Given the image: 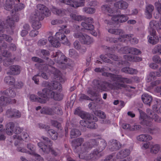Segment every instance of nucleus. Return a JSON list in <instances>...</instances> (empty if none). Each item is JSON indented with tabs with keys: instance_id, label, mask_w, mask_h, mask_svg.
Segmentation results:
<instances>
[{
	"instance_id": "13d9d810",
	"label": "nucleus",
	"mask_w": 161,
	"mask_h": 161,
	"mask_svg": "<svg viewBox=\"0 0 161 161\" xmlns=\"http://www.w3.org/2000/svg\"><path fill=\"white\" fill-rule=\"evenodd\" d=\"M54 110V114H62V111L60 107L59 106H55L53 107Z\"/></svg>"
},
{
	"instance_id": "6ab92c4d",
	"label": "nucleus",
	"mask_w": 161,
	"mask_h": 161,
	"mask_svg": "<svg viewBox=\"0 0 161 161\" xmlns=\"http://www.w3.org/2000/svg\"><path fill=\"white\" fill-rule=\"evenodd\" d=\"M107 143L103 139L101 140L99 143V149L94 150L92 153L90 154V156H91L92 157L91 159H94L96 158L98 154L104 149Z\"/></svg>"
},
{
	"instance_id": "37998d69",
	"label": "nucleus",
	"mask_w": 161,
	"mask_h": 161,
	"mask_svg": "<svg viewBox=\"0 0 161 161\" xmlns=\"http://www.w3.org/2000/svg\"><path fill=\"white\" fill-rule=\"evenodd\" d=\"M127 35L130 36V37H129V38H125L123 40V41H121V42H124L126 40H129L130 41L131 43L132 44H137L138 43V40L135 38L133 37V35L132 34H127Z\"/></svg>"
},
{
	"instance_id": "5701e85b",
	"label": "nucleus",
	"mask_w": 161,
	"mask_h": 161,
	"mask_svg": "<svg viewBox=\"0 0 161 161\" xmlns=\"http://www.w3.org/2000/svg\"><path fill=\"white\" fill-rule=\"evenodd\" d=\"M6 115L8 118H19L21 116L20 113L17 110L10 108L7 110Z\"/></svg>"
},
{
	"instance_id": "4468645a",
	"label": "nucleus",
	"mask_w": 161,
	"mask_h": 161,
	"mask_svg": "<svg viewBox=\"0 0 161 161\" xmlns=\"http://www.w3.org/2000/svg\"><path fill=\"white\" fill-rule=\"evenodd\" d=\"M15 15H13L11 18L8 17L4 25L6 28H8L9 31H12L14 27V22H17L19 20L18 16L15 13Z\"/></svg>"
},
{
	"instance_id": "864d4df0",
	"label": "nucleus",
	"mask_w": 161,
	"mask_h": 161,
	"mask_svg": "<svg viewBox=\"0 0 161 161\" xmlns=\"http://www.w3.org/2000/svg\"><path fill=\"white\" fill-rule=\"evenodd\" d=\"M152 125L153 123H152V125L151 127L146 126V127L148 128L149 132L152 134H154L158 132L159 130V128L156 127H153Z\"/></svg>"
},
{
	"instance_id": "cd10ccee",
	"label": "nucleus",
	"mask_w": 161,
	"mask_h": 161,
	"mask_svg": "<svg viewBox=\"0 0 161 161\" xmlns=\"http://www.w3.org/2000/svg\"><path fill=\"white\" fill-rule=\"evenodd\" d=\"M35 17V15H33L31 18V22L32 23V27L35 30L39 29L41 26V24L39 22V21L42 19H38Z\"/></svg>"
},
{
	"instance_id": "dca6fc26",
	"label": "nucleus",
	"mask_w": 161,
	"mask_h": 161,
	"mask_svg": "<svg viewBox=\"0 0 161 161\" xmlns=\"http://www.w3.org/2000/svg\"><path fill=\"white\" fill-rule=\"evenodd\" d=\"M47 90L45 95L47 96L46 101L48 98H53L54 100L60 101L63 98V96L59 93L57 92H53L47 88H44Z\"/></svg>"
},
{
	"instance_id": "4c0bfd02",
	"label": "nucleus",
	"mask_w": 161,
	"mask_h": 161,
	"mask_svg": "<svg viewBox=\"0 0 161 161\" xmlns=\"http://www.w3.org/2000/svg\"><path fill=\"white\" fill-rule=\"evenodd\" d=\"M49 87L51 89L60 90L62 89L61 85L58 81H53L51 82Z\"/></svg>"
},
{
	"instance_id": "412c9836",
	"label": "nucleus",
	"mask_w": 161,
	"mask_h": 161,
	"mask_svg": "<svg viewBox=\"0 0 161 161\" xmlns=\"http://www.w3.org/2000/svg\"><path fill=\"white\" fill-rule=\"evenodd\" d=\"M55 38L64 44L69 45L70 44L67 37L63 33L62 30H59V31L56 33Z\"/></svg>"
},
{
	"instance_id": "1a4fd4ad",
	"label": "nucleus",
	"mask_w": 161,
	"mask_h": 161,
	"mask_svg": "<svg viewBox=\"0 0 161 161\" xmlns=\"http://www.w3.org/2000/svg\"><path fill=\"white\" fill-rule=\"evenodd\" d=\"M36 7L38 10L34 15L35 18L38 17V19H43L45 16H48L50 15V11L45 5L39 4Z\"/></svg>"
},
{
	"instance_id": "423d86ee",
	"label": "nucleus",
	"mask_w": 161,
	"mask_h": 161,
	"mask_svg": "<svg viewBox=\"0 0 161 161\" xmlns=\"http://www.w3.org/2000/svg\"><path fill=\"white\" fill-rule=\"evenodd\" d=\"M126 86L123 84L115 82L113 84L106 81L100 82L98 85V88L102 91H107L110 90H119Z\"/></svg>"
},
{
	"instance_id": "603ef678",
	"label": "nucleus",
	"mask_w": 161,
	"mask_h": 161,
	"mask_svg": "<svg viewBox=\"0 0 161 161\" xmlns=\"http://www.w3.org/2000/svg\"><path fill=\"white\" fill-rule=\"evenodd\" d=\"M48 132L52 139L56 140L58 137L57 133L56 131L53 129L48 130Z\"/></svg>"
},
{
	"instance_id": "f704fd0d",
	"label": "nucleus",
	"mask_w": 161,
	"mask_h": 161,
	"mask_svg": "<svg viewBox=\"0 0 161 161\" xmlns=\"http://www.w3.org/2000/svg\"><path fill=\"white\" fill-rule=\"evenodd\" d=\"M114 7L120 9H125L128 7V4L125 2L123 0L120 1L114 4Z\"/></svg>"
},
{
	"instance_id": "bf43d9fd",
	"label": "nucleus",
	"mask_w": 161,
	"mask_h": 161,
	"mask_svg": "<svg viewBox=\"0 0 161 161\" xmlns=\"http://www.w3.org/2000/svg\"><path fill=\"white\" fill-rule=\"evenodd\" d=\"M141 53V51L139 49L133 47H130L129 53L134 55H138L140 54Z\"/></svg>"
},
{
	"instance_id": "c756f323",
	"label": "nucleus",
	"mask_w": 161,
	"mask_h": 161,
	"mask_svg": "<svg viewBox=\"0 0 161 161\" xmlns=\"http://www.w3.org/2000/svg\"><path fill=\"white\" fill-rule=\"evenodd\" d=\"M14 124L13 122H9L6 126V132L8 135H11L14 133Z\"/></svg>"
},
{
	"instance_id": "4be33fe9",
	"label": "nucleus",
	"mask_w": 161,
	"mask_h": 161,
	"mask_svg": "<svg viewBox=\"0 0 161 161\" xmlns=\"http://www.w3.org/2000/svg\"><path fill=\"white\" fill-rule=\"evenodd\" d=\"M93 22V19L92 18H88L86 19L85 22H82L81 24L83 28L87 30H92L94 28V26L91 24Z\"/></svg>"
},
{
	"instance_id": "49530a36",
	"label": "nucleus",
	"mask_w": 161,
	"mask_h": 161,
	"mask_svg": "<svg viewBox=\"0 0 161 161\" xmlns=\"http://www.w3.org/2000/svg\"><path fill=\"white\" fill-rule=\"evenodd\" d=\"M4 81L8 84L13 85L15 82L14 78L11 76H8L5 77Z\"/></svg>"
},
{
	"instance_id": "72a5a7b5",
	"label": "nucleus",
	"mask_w": 161,
	"mask_h": 161,
	"mask_svg": "<svg viewBox=\"0 0 161 161\" xmlns=\"http://www.w3.org/2000/svg\"><path fill=\"white\" fill-rule=\"evenodd\" d=\"M20 71V67L17 65H13L10 67V71L8 74L17 75L19 74Z\"/></svg>"
},
{
	"instance_id": "3c124183",
	"label": "nucleus",
	"mask_w": 161,
	"mask_h": 161,
	"mask_svg": "<svg viewBox=\"0 0 161 161\" xmlns=\"http://www.w3.org/2000/svg\"><path fill=\"white\" fill-rule=\"evenodd\" d=\"M160 146L157 144L153 145L150 148V152L154 154L157 153L159 150Z\"/></svg>"
},
{
	"instance_id": "79ce46f5",
	"label": "nucleus",
	"mask_w": 161,
	"mask_h": 161,
	"mask_svg": "<svg viewBox=\"0 0 161 161\" xmlns=\"http://www.w3.org/2000/svg\"><path fill=\"white\" fill-rule=\"evenodd\" d=\"M160 76V74L158 72H151L147 76V81L149 82L153 79H154L156 77H159Z\"/></svg>"
},
{
	"instance_id": "58836bf2",
	"label": "nucleus",
	"mask_w": 161,
	"mask_h": 161,
	"mask_svg": "<svg viewBox=\"0 0 161 161\" xmlns=\"http://www.w3.org/2000/svg\"><path fill=\"white\" fill-rule=\"evenodd\" d=\"M137 139L138 140L144 142L147 140H151L152 139L151 136L147 134H141L137 137Z\"/></svg>"
},
{
	"instance_id": "f03ea898",
	"label": "nucleus",
	"mask_w": 161,
	"mask_h": 161,
	"mask_svg": "<svg viewBox=\"0 0 161 161\" xmlns=\"http://www.w3.org/2000/svg\"><path fill=\"white\" fill-rule=\"evenodd\" d=\"M39 68L40 70H42V71H43L40 75L44 79H48V75L44 73V72H46L49 74L50 73H53L56 77L55 79H56L57 80L59 81L60 82L63 83L65 81V79L62 77L60 71L52 66L51 65H47L44 64H40Z\"/></svg>"
},
{
	"instance_id": "c03bdc74",
	"label": "nucleus",
	"mask_w": 161,
	"mask_h": 161,
	"mask_svg": "<svg viewBox=\"0 0 161 161\" xmlns=\"http://www.w3.org/2000/svg\"><path fill=\"white\" fill-rule=\"evenodd\" d=\"M70 17L72 20L77 21H81L85 18L84 16L77 15L74 13L70 14Z\"/></svg>"
},
{
	"instance_id": "774afa93",
	"label": "nucleus",
	"mask_w": 161,
	"mask_h": 161,
	"mask_svg": "<svg viewBox=\"0 0 161 161\" xmlns=\"http://www.w3.org/2000/svg\"><path fill=\"white\" fill-rule=\"evenodd\" d=\"M47 42V39L42 38L39 40L38 42V45L39 46H43L46 44Z\"/></svg>"
},
{
	"instance_id": "4d7b16f0",
	"label": "nucleus",
	"mask_w": 161,
	"mask_h": 161,
	"mask_svg": "<svg viewBox=\"0 0 161 161\" xmlns=\"http://www.w3.org/2000/svg\"><path fill=\"white\" fill-rule=\"evenodd\" d=\"M94 114L95 115L102 119H104L106 118V115L105 113L100 110L96 111Z\"/></svg>"
},
{
	"instance_id": "ddd939ff",
	"label": "nucleus",
	"mask_w": 161,
	"mask_h": 161,
	"mask_svg": "<svg viewBox=\"0 0 161 161\" xmlns=\"http://www.w3.org/2000/svg\"><path fill=\"white\" fill-rule=\"evenodd\" d=\"M58 3H62L68 5L70 7L76 8L84 6L85 5L84 0H56Z\"/></svg>"
},
{
	"instance_id": "9b49d317",
	"label": "nucleus",
	"mask_w": 161,
	"mask_h": 161,
	"mask_svg": "<svg viewBox=\"0 0 161 161\" xmlns=\"http://www.w3.org/2000/svg\"><path fill=\"white\" fill-rule=\"evenodd\" d=\"M47 90L44 88L42 91L38 92L37 94L40 97H38L36 95L31 94L30 96V100L33 102H38L41 103H45L46 102L47 96L45 95Z\"/></svg>"
},
{
	"instance_id": "bb28decb",
	"label": "nucleus",
	"mask_w": 161,
	"mask_h": 161,
	"mask_svg": "<svg viewBox=\"0 0 161 161\" xmlns=\"http://www.w3.org/2000/svg\"><path fill=\"white\" fill-rule=\"evenodd\" d=\"M53 13L60 17H64L66 15L67 11L63 8H59L53 7L51 8Z\"/></svg>"
},
{
	"instance_id": "39448f33",
	"label": "nucleus",
	"mask_w": 161,
	"mask_h": 161,
	"mask_svg": "<svg viewBox=\"0 0 161 161\" xmlns=\"http://www.w3.org/2000/svg\"><path fill=\"white\" fill-rule=\"evenodd\" d=\"M102 10L104 13H107L109 16H112L111 19L113 22L109 21L108 20H106L105 22L108 25H111L113 24V22L116 24L119 23V15H113L117 11L114 9H112L108 5H105L102 6Z\"/></svg>"
},
{
	"instance_id": "473e14b6",
	"label": "nucleus",
	"mask_w": 161,
	"mask_h": 161,
	"mask_svg": "<svg viewBox=\"0 0 161 161\" xmlns=\"http://www.w3.org/2000/svg\"><path fill=\"white\" fill-rule=\"evenodd\" d=\"M110 143L109 148L112 151L118 150L121 147L120 143L116 140H113Z\"/></svg>"
},
{
	"instance_id": "7ed1b4c3",
	"label": "nucleus",
	"mask_w": 161,
	"mask_h": 161,
	"mask_svg": "<svg viewBox=\"0 0 161 161\" xmlns=\"http://www.w3.org/2000/svg\"><path fill=\"white\" fill-rule=\"evenodd\" d=\"M147 112L149 115L148 117L142 111H140L139 120L141 124L148 127H151L152 125V121L153 119H154L156 122H161V118L159 117L157 115H155L151 109H147Z\"/></svg>"
},
{
	"instance_id": "6e6552de",
	"label": "nucleus",
	"mask_w": 161,
	"mask_h": 161,
	"mask_svg": "<svg viewBox=\"0 0 161 161\" xmlns=\"http://www.w3.org/2000/svg\"><path fill=\"white\" fill-rule=\"evenodd\" d=\"M44 142H40L38 143V146L41 148L42 151L45 153H48L50 151L52 154L55 156L57 155V153L53 149L52 147V143L51 141L48 138L42 137Z\"/></svg>"
},
{
	"instance_id": "de8ad7c7",
	"label": "nucleus",
	"mask_w": 161,
	"mask_h": 161,
	"mask_svg": "<svg viewBox=\"0 0 161 161\" xmlns=\"http://www.w3.org/2000/svg\"><path fill=\"white\" fill-rule=\"evenodd\" d=\"M81 135L80 131L78 129H73L70 132V137L71 138L76 137Z\"/></svg>"
},
{
	"instance_id": "5fc2aeb1",
	"label": "nucleus",
	"mask_w": 161,
	"mask_h": 161,
	"mask_svg": "<svg viewBox=\"0 0 161 161\" xmlns=\"http://www.w3.org/2000/svg\"><path fill=\"white\" fill-rule=\"evenodd\" d=\"M161 84V80H157L151 83L150 88L152 89L154 87H156L155 91H156V88L157 86H159L158 85Z\"/></svg>"
},
{
	"instance_id": "680f3d73",
	"label": "nucleus",
	"mask_w": 161,
	"mask_h": 161,
	"mask_svg": "<svg viewBox=\"0 0 161 161\" xmlns=\"http://www.w3.org/2000/svg\"><path fill=\"white\" fill-rule=\"evenodd\" d=\"M154 53H161V45H158L156 46L153 50Z\"/></svg>"
},
{
	"instance_id": "c9c22d12",
	"label": "nucleus",
	"mask_w": 161,
	"mask_h": 161,
	"mask_svg": "<svg viewBox=\"0 0 161 161\" xmlns=\"http://www.w3.org/2000/svg\"><path fill=\"white\" fill-rule=\"evenodd\" d=\"M124 58L127 61L132 62H138L142 60L141 58L136 56L129 55H125Z\"/></svg>"
},
{
	"instance_id": "a19ab883",
	"label": "nucleus",
	"mask_w": 161,
	"mask_h": 161,
	"mask_svg": "<svg viewBox=\"0 0 161 161\" xmlns=\"http://www.w3.org/2000/svg\"><path fill=\"white\" fill-rule=\"evenodd\" d=\"M149 27L152 29V31H155L154 29H156L158 31L160 30L158 23L155 20H152L149 23Z\"/></svg>"
},
{
	"instance_id": "69168bd1",
	"label": "nucleus",
	"mask_w": 161,
	"mask_h": 161,
	"mask_svg": "<svg viewBox=\"0 0 161 161\" xmlns=\"http://www.w3.org/2000/svg\"><path fill=\"white\" fill-rule=\"evenodd\" d=\"M22 140L19 142L22 141L23 140H25L26 141L29 140L30 137L28 134L26 132L23 131L22 133Z\"/></svg>"
},
{
	"instance_id": "f257e3e1",
	"label": "nucleus",
	"mask_w": 161,
	"mask_h": 161,
	"mask_svg": "<svg viewBox=\"0 0 161 161\" xmlns=\"http://www.w3.org/2000/svg\"><path fill=\"white\" fill-rule=\"evenodd\" d=\"M83 142L84 139L82 138H78L73 141L72 145L74 151L78 153L80 158L88 160L92 158L88 153L89 152L92 146L96 145L95 144L96 141L94 139L92 140L90 142H86L81 145Z\"/></svg>"
},
{
	"instance_id": "052dcab7",
	"label": "nucleus",
	"mask_w": 161,
	"mask_h": 161,
	"mask_svg": "<svg viewBox=\"0 0 161 161\" xmlns=\"http://www.w3.org/2000/svg\"><path fill=\"white\" fill-rule=\"evenodd\" d=\"M130 49V47H121L120 50L119 51V52L120 53H129Z\"/></svg>"
},
{
	"instance_id": "0eeeda50",
	"label": "nucleus",
	"mask_w": 161,
	"mask_h": 161,
	"mask_svg": "<svg viewBox=\"0 0 161 161\" xmlns=\"http://www.w3.org/2000/svg\"><path fill=\"white\" fill-rule=\"evenodd\" d=\"M108 32L110 33L116 35H119V37L118 38H110L109 41L114 43L117 42L118 41H123L125 38H129L130 36L125 34L124 31L122 30L116 28L114 27H111L108 29Z\"/></svg>"
},
{
	"instance_id": "a878e982",
	"label": "nucleus",
	"mask_w": 161,
	"mask_h": 161,
	"mask_svg": "<svg viewBox=\"0 0 161 161\" xmlns=\"http://www.w3.org/2000/svg\"><path fill=\"white\" fill-rule=\"evenodd\" d=\"M148 42L152 44H155L159 41V38L156 34V31H153L152 33L148 36Z\"/></svg>"
},
{
	"instance_id": "7c9ffc66",
	"label": "nucleus",
	"mask_w": 161,
	"mask_h": 161,
	"mask_svg": "<svg viewBox=\"0 0 161 161\" xmlns=\"http://www.w3.org/2000/svg\"><path fill=\"white\" fill-rule=\"evenodd\" d=\"M154 10V6L152 5L148 4L146 6L145 14L147 19H150L152 17V12Z\"/></svg>"
},
{
	"instance_id": "2f4dec72",
	"label": "nucleus",
	"mask_w": 161,
	"mask_h": 161,
	"mask_svg": "<svg viewBox=\"0 0 161 161\" xmlns=\"http://www.w3.org/2000/svg\"><path fill=\"white\" fill-rule=\"evenodd\" d=\"M23 130V128L20 127L19 126H16L14 128V133L15 135H13V137L14 139L16 140L20 141L22 140V138L21 136H19L18 134L21 133Z\"/></svg>"
},
{
	"instance_id": "09e8293b",
	"label": "nucleus",
	"mask_w": 161,
	"mask_h": 161,
	"mask_svg": "<svg viewBox=\"0 0 161 161\" xmlns=\"http://www.w3.org/2000/svg\"><path fill=\"white\" fill-rule=\"evenodd\" d=\"M27 147L28 149L30 150V151H27V153L33 155L36 154L35 147L31 143H29L27 145Z\"/></svg>"
},
{
	"instance_id": "c85d7f7f",
	"label": "nucleus",
	"mask_w": 161,
	"mask_h": 161,
	"mask_svg": "<svg viewBox=\"0 0 161 161\" xmlns=\"http://www.w3.org/2000/svg\"><path fill=\"white\" fill-rule=\"evenodd\" d=\"M142 102L145 104L150 106L152 101V97L150 95L147 93H144L142 96Z\"/></svg>"
},
{
	"instance_id": "e433bc0d",
	"label": "nucleus",
	"mask_w": 161,
	"mask_h": 161,
	"mask_svg": "<svg viewBox=\"0 0 161 161\" xmlns=\"http://www.w3.org/2000/svg\"><path fill=\"white\" fill-rule=\"evenodd\" d=\"M40 112L42 114L53 115H54V112L53 107L51 108L47 107H44L41 109Z\"/></svg>"
},
{
	"instance_id": "f3484780",
	"label": "nucleus",
	"mask_w": 161,
	"mask_h": 161,
	"mask_svg": "<svg viewBox=\"0 0 161 161\" xmlns=\"http://www.w3.org/2000/svg\"><path fill=\"white\" fill-rule=\"evenodd\" d=\"M3 24V22L1 20H0V42L5 40L8 42H11L12 38L9 36L3 33L5 31Z\"/></svg>"
},
{
	"instance_id": "a211bd4d",
	"label": "nucleus",
	"mask_w": 161,
	"mask_h": 161,
	"mask_svg": "<svg viewBox=\"0 0 161 161\" xmlns=\"http://www.w3.org/2000/svg\"><path fill=\"white\" fill-rule=\"evenodd\" d=\"M130 150L128 149H125L120 151L116 155L117 159H124L122 161H129L131 160L130 158H126L130 153Z\"/></svg>"
},
{
	"instance_id": "0e129e2a",
	"label": "nucleus",
	"mask_w": 161,
	"mask_h": 161,
	"mask_svg": "<svg viewBox=\"0 0 161 161\" xmlns=\"http://www.w3.org/2000/svg\"><path fill=\"white\" fill-rule=\"evenodd\" d=\"M84 100H90L91 99L89 96L84 94H80L79 95V100L83 101Z\"/></svg>"
},
{
	"instance_id": "338daca9",
	"label": "nucleus",
	"mask_w": 161,
	"mask_h": 161,
	"mask_svg": "<svg viewBox=\"0 0 161 161\" xmlns=\"http://www.w3.org/2000/svg\"><path fill=\"white\" fill-rule=\"evenodd\" d=\"M87 93L88 95H91V97L97 96V94L96 92L92 90V88H88L87 91Z\"/></svg>"
},
{
	"instance_id": "8fccbe9b",
	"label": "nucleus",
	"mask_w": 161,
	"mask_h": 161,
	"mask_svg": "<svg viewBox=\"0 0 161 161\" xmlns=\"http://www.w3.org/2000/svg\"><path fill=\"white\" fill-rule=\"evenodd\" d=\"M19 141H19L16 140L15 142V145H19V146L17 147V151L22 153H27V150L21 147L22 145L19 142H18Z\"/></svg>"
},
{
	"instance_id": "20e7f679",
	"label": "nucleus",
	"mask_w": 161,
	"mask_h": 161,
	"mask_svg": "<svg viewBox=\"0 0 161 161\" xmlns=\"http://www.w3.org/2000/svg\"><path fill=\"white\" fill-rule=\"evenodd\" d=\"M0 104L2 105H6L8 103H14L16 100L14 99H11L10 98H13L16 96V93L14 91L10 88L2 90L0 91Z\"/></svg>"
},
{
	"instance_id": "ea45409f",
	"label": "nucleus",
	"mask_w": 161,
	"mask_h": 161,
	"mask_svg": "<svg viewBox=\"0 0 161 161\" xmlns=\"http://www.w3.org/2000/svg\"><path fill=\"white\" fill-rule=\"evenodd\" d=\"M48 40L52 46L53 47H60V43L59 41L55 38H53L52 36L49 37Z\"/></svg>"
},
{
	"instance_id": "6e6d98bb",
	"label": "nucleus",
	"mask_w": 161,
	"mask_h": 161,
	"mask_svg": "<svg viewBox=\"0 0 161 161\" xmlns=\"http://www.w3.org/2000/svg\"><path fill=\"white\" fill-rule=\"evenodd\" d=\"M156 104L154 105L153 107V109L154 111L157 112L160 106L161 105V101L158 99H157L156 101Z\"/></svg>"
},
{
	"instance_id": "f8f14e48",
	"label": "nucleus",
	"mask_w": 161,
	"mask_h": 161,
	"mask_svg": "<svg viewBox=\"0 0 161 161\" xmlns=\"http://www.w3.org/2000/svg\"><path fill=\"white\" fill-rule=\"evenodd\" d=\"M102 75L104 76L110 77L111 79L114 81L127 83H129L131 82L130 79L123 77L120 75H116L109 73L105 72L103 73Z\"/></svg>"
},
{
	"instance_id": "393cba45",
	"label": "nucleus",
	"mask_w": 161,
	"mask_h": 161,
	"mask_svg": "<svg viewBox=\"0 0 161 161\" xmlns=\"http://www.w3.org/2000/svg\"><path fill=\"white\" fill-rule=\"evenodd\" d=\"M74 114L79 116L82 119H83V120H88L91 118L90 114L80 110L79 108H77L75 110Z\"/></svg>"
},
{
	"instance_id": "b1692460",
	"label": "nucleus",
	"mask_w": 161,
	"mask_h": 161,
	"mask_svg": "<svg viewBox=\"0 0 161 161\" xmlns=\"http://www.w3.org/2000/svg\"><path fill=\"white\" fill-rule=\"evenodd\" d=\"M13 3L11 4L13 6V7L10 9V10H12V13H14V11L16 12V11L21 10L23 9L25 6L22 3H17L19 2V0H15V1L13 0Z\"/></svg>"
},
{
	"instance_id": "e2e57ef3",
	"label": "nucleus",
	"mask_w": 161,
	"mask_h": 161,
	"mask_svg": "<svg viewBox=\"0 0 161 161\" xmlns=\"http://www.w3.org/2000/svg\"><path fill=\"white\" fill-rule=\"evenodd\" d=\"M119 22L123 23L126 22L128 19V17L126 15H119Z\"/></svg>"
},
{
	"instance_id": "2eb2a0df",
	"label": "nucleus",
	"mask_w": 161,
	"mask_h": 161,
	"mask_svg": "<svg viewBox=\"0 0 161 161\" xmlns=\"http://www.w3.org/2000/svg\"><path fill=\"white\" fill-rule=\"evenodd\" d=\"M96 120L97 118L96 117L92 118H91L90 119L88 120H81L80 121V125L84 127H86L90 129H96L97 127V125L94 122V121Z\"/></svg>"
},
{
	"instance_id": "9d476101",
	"label": "nucleus",
	"mask_w": 161,
	"mask_h": 161,
	"mask_svg": "<svg viewBox=\"0 0 161 161\" xmlns=\"http://www.w3.org/2000/svg\"><path fill=\"white\" fill-rule=\"evenodd\" d=\"M73 36L75 38L78 39L81 43L84 44L90 45L93 42V39L89 36L79 31L75 32Z\"/></svg>"
},
{
	"instance_id": "a18cd8bd",
	"label": "nucleus",
	"mask_w": 161,
	"mask_h": 161,
	"mask_svg": "<svg viewBox=\"0 0 161 161\" xmlns=\"http://www.w3.org/2000/svg\"><path fill=\"white\" fill-rule=\"evenodd\" d=\"M82 10L83 12L86 13L93 14L95 12L96 9L93 8L85 7L82 8Z\"/></svg>"
},
{
	"instance_id": "aec40b11",
	"label": "nucleus",
	"mask_w": 161,
	"mask_h": 161,
	"mask_svg": "<svg viewBox=\"0 0 161 161\" xmlns=\"http://www.w3.org/2000/svg\"><path fill=\"white\" fill-rule=\"evenodd\" d=\"M52 56L54 58L55 61L58 64H64V62L67 61V59L65 56L59 51L54 53Z\"/></svg>"
}]
</instances>
